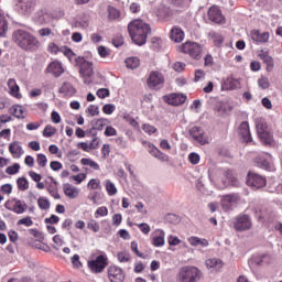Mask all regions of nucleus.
<instances>
[{"mask_svg":"<svg viewBox=\"0 0 282 282\" xmlns=\"http://www.w3.org/2000/svg\"><path fill=\"white\" fill-rule=\"evenodd\" d=\"M12 40L13 43H15V45H18V47H20L24 52H36L37 48L41 46V42H39V39H36V36L23 29L14 31Z\"/></svg>","mask_w":282,"mask_h":282,"instance_id":"nucleus-1","label":"nucleus"},{"mask_svg":"<svg viewBox=\"0 0 282 282\" xmlns=\"http://www.w3.org/2000/svg\"><path fill=\"white\" fill-rule=\"evenodd\" d=\"M128 32L135 45H144L151 34V25L142 20H133L128 24Z\"/></svg>","mask_w":282,"mask_h":282,"instance_id":"nucleus-2","label":"nucleus"},{"mask_svg":"<svg viewBox=\"0 0 282 282\" xmlns=\"http://www.w3.org/2000/svg\"><path fill=\"white\" fill-rule=\"evenodd\" d=\"M220 191L228 188V186H238L237 177L232 176L230 170H218L216 177L210 178Z\"/></svg>","mask_w":282,"mask_h":282,"instance_id":"nucleus-3","label":"nucleus"},{"mask_svg":"<svg viewBox=\"0 0 282 282\" xmlns=\"http://www.w3.org/2000/svg\"><path fill=\"white\" fill-rule=\"evenodd\" d=\"M199 279H202V271L197 267H183L178 272V282H198Z\"/></svg>","mask_w":282,"mask_h":282,"instance_id":"nucleus-4","label":"nucleus"},{"mask_svg":"<svg viewBox=\"0 0 282 282\" xmlns=\"http://www.w3.org/2000/svg\"><path fill=\"white\" fill-rule=\"evenodd\" d=\"M181 52L184 54H188L191 58L195 61L202 59V53L204 52V46L199 45L196 42H185L181 46Z\"/></svg>","mask_w":282,"mask_h":282,"instance_id":"nucleus-5","label":"nucleus"},{"mask_svg":"<svg viewBox=\"0 0 282 282\" xmlns=\"http://www.w3.org/2000/svg\"><path fill=\"white\" fill-rule=\"evenodd\" d=\"M88 268L95 274H100L107 268V254H99L96 259L89 260Z\"/></svg>","mask_w":282,"mask_h":282,"instance_id":"nucleus-6","label":"nucleus"},{"mask_svg":"<svg viewBox=\"0 0 282 282\" xmlns=\"http://www.w3.org/2000/svg\"><path fill=\"white\" fill-rule=\"evenodd\" d=\"M147 84L150 89H162L164 87V75L158 70H152Z\"/></svg>","mask_w":282,"mask_h":282,"instance_id":"nucleus-7","label":"nucleus"},{"mask_svg":"<svg viewBox=\"0 0 282 282\" xmlns=\"http://www.w3.org/2000/svg\"><path fill=\"white\" fill-rule=\"evenodd\" d=\"M188 133L192 140H194L197 144H208V137H206V133L202 127L194 126L189 129Z\"/></svg>","mask_w":282,"mask_h":282,"instance_id":"nucleus-8","label":"nucleus"},{"mask_svg":"<svg viewBox=\"0 0 282 282\" xmlns=\"http://www.w3.org/2000/svg\"><path fill=\"white\" fill-rule=\"evenodd\" d=\"M247 184L248 186H252L253 188H263L265 184H268V181L264 176H261L260 174L249 172L247 175Z\"/></svg>","mask_w":282,"mask_h":282,"instance_id":"nucleus-9","label":"nucleus"},{"mask_svg":"<svg viewBox=\"0 0 282 282\" xmlns=\"http://www.w3.org/2000/svg\"><path fill=\"white\" fill-rule=\"evenodd\" d=\"M79 76L82 78H91L94 76V64L87 62L84 57H78Z\"/></svg>","mask_w":282,"mask_h":282,"instance_id":"nucleus-10","label":"nucleus"},{"mask_svg":"<svg viewBox=\"0 0 282 282\" xmlns=\"http://www.w3.org/2000/svg\"><path fill=\"white\" fill-rule=\"evenodd\" d=\"M239 204V195L238 194H227L221 196L220 198V206L226 212L232 210V206Z\"/></svg>","mask_w":282,"mask_h":282,"instance_id":"nucleus-11","label":"nucleus"},{"mask_svg":"<svg viewBox=\"0 0 282 282\" xmlns=\"http://www.w3.org/2000/svg\"><path fill=\"white\" fill-rule=\"evenodd\" d=\"M235 228L239 232H243V230H250L252 228V220L248 215H240L236 218Z\"/></svg>","mask_w":282,"mask_h":282,"instance_id":"nucleus-12","label":"nucleus"},{"mask_svg":"<svg viewBox=\"0 0 282 282\" xmlns=\"http://www.w3.org/2000/svg\"><path fill=\"white\" fill-rule=\"evenodd\" d=\"M164 102L172 105L173 107H178V105H184L186 102V96L182 94H170L163 96Z\"/></svg>","mask_w":282,"mask_h":282,"instance_id":"nucleus-13","label":"nucleus"},{"mask_svg":"<svg viewBox=\"0 0 282 282\" xmlns=\"http://www.w3.org/2000/svg\"><path fill=\"white\" fill-rule=\"evenodd\" d=\"M256 129L260 140L264 142V144H270L272 142V133H270L265 124L258 122Z\"/></svg>","mask_w":282,"mask_h":282,"instance_id":"nucleus-14","label":"nucleus"},{"mask_svg":"<svg viewBox=\"0 0 282 282\" xmlns=\"http://www.w3.org/2000/svg\"><path fill=\"white\" fill-rule=\"evenodd\" d=\"M108 278L111 282H122L124 281V272L120 267L110 265L108 268Z\"/></svg>","mask_w":282,"mask_h":282,"instance_id":"nucleus-15","label":"nucleus"},{"mask_svg":"<svg viewBox=\"0 0 282 282\" xmlns=\"http://www.w3.org/2000/svg\"><path fill=\"white\" fill-rule=\"evenodd\" d=\"M166 237V232L162 229H156L151 234L152 246L154 248H162L166 243L164 239Z\"/></svg>","mask_w":282,"mask_h":282,"instance_id":"nucleus-16","label":"nucleus"},{"mask_svg":"<svg viewBox=\"0 0 282 282\" xmlns=\"http://www.w3.org/2000/svg\"><path fill=\"white\" fill-rule=\"evenodd\" d=\"M4 208H7V210L15 213V215H23V213L28 210V204L23 203L22 200L14 199V204L12 206H10V203L7 202L4 204Z\"/></svg>","mask_w":282,"mask_h":282,"instance_id":"nucleus-17","label":"nucleus"},{"mask_svg":"<svg viewBox=\"0 0 282 282\" xmlns=\"http://www.w3.org/2000/svg\"><path fill=\"white\" fill-rule=\"evenodd\" d=\"M238 133L243 142H252V135L250 134V124L248 121H243L240 123Z\"/></svg>","mask_w":282,"mask_h":282,"instance_id":"nucleus-18","label":"nucleus"},{"mask_svg":"<svg viewBox=\"0 0 282 282\" xmlns=\"http://www.w3.org/2000/svg\"><path fill=\"white\" fill-rule=\"evenodd\" d=\"M208 19L209 21H213V23H225L224 15L221 14V10H219V7H212L208 10Z\"/></svg>","mask_w":282,"mask_h":282,"instance_id":"nucleus-19","label":"nucleus"},{"mask_svg":"<svg viewBox=\"0 0 282 282\" xmlns=\"http://www.w3.org/2000/svg\"><path fill=\"white\" fill-rule=\"evenodd\" d=\"M63 191H64V195H66L68 199H76V197L80 195V188L69 183H66L63 185Z\"/></svg>","mask_w":282,"mask_h":282,"instance_id":"nucleus-20","label":"nucleus"},{"mask_svg":"<svg viewBox=\"0 0 282 282\" xmlns=\"http://www.w3.org/2000/svg\"><path fill=\"white\" fill-rule=\"evenodd\" d=\"M250 37L251 41H253L254 43H268V41H270V33H260L259 30H252L250 33Z\"/></svg>","mask_w":282,"mask_h":282,"instance_id":"nucleus-21","label":"nucleus"},{"mask_svg":"<svg viewBox=\"0 0 282 282\" xmlns=\"http://www.w3.org/2000/svg\"><path fill=\"white\" fill-rule=\"evenodd\" d=\"M187 241L189 246H193V248H208V246H210L208 239L199 238L197 236H191L189 238H187Z\"/></svg>","mask_w":282,"mask_h":282,"instance_id":"nucleus-22","label":"nucleus"},{"mask_svg":"<svg viewBox=\"0 0 282 282\" xmlns=\"http://www.w3.org/2000/svg\"><path fill=\"white\" fill-rule=\"evenodd\" d=\"M46 72H48V74H53L55 78H58V76L65 73V69L63 68V64H61V62H52L47 66Z\"/></svg>","mask_w":282,"mask_h":282,"instance_id":"nucleus-23","label":"nucleus"},{"mask_svg":"<svg viewBox=\"0 0 282 282\" xmlns=\"http://www.w3.org/2000/svg\"><path fill=\"white\" fill-rule=\"evenodd\" d=\"M170 39L174 43H182L184 41V31L180 26H174L171 30Z\"/></svg>","mask_w":282,"mask_h":282,"instance_id":"nucleus-24","label":"nucleus"},{"mask_svg":"<svg viewBox=\"0 0 282 282\" xmlns=\"http://www.w3.org/2000/svg\"><path fill=\"white\" fill-rule=\"evenodd\" d=\"M9 151L12 158H15V159L21 158V155L25 153V151H23V148L21 147V143H19L18 141L11 142L9 144Z\"/></svg>","mask_w":282,"mask_h":282,"instance_id":"nucleus-25","label":"nucleus"},{"mask_svg":"<svg viewBox=\"0 0 282 282\" xmlns=\"http://www.w3.org/2000/svg\"><path fill=\"white\" fill-rule=\"evenodd\" d=\"M59 94H63L66 98H72L74 94H76V88L72 83L65 82L63 83L62 87L59 88Z\"/></svg>","mask_w":282,"mask_h":282,"instance_id":"nucleus-26","label":"nucleus"},{"mask_svg":"<svg viewBox=\"0 0 282 282\" xmlns=\"http://www.w3.org/2000/svg\"><path fill=\"white\" fill-rule=\"evenodd\" d=\"M9 113H11V116H14V118H18L19 120L25 119V109L23 108V106H12L11 108H9Z\"/></svg>","mask_w":282,"mask_h":282,"instance_id":"nucleus-27","label":"nucleus"},{"mask_svg":"<svg viewBox=\"0 0 282 282\" xmlns=\"http://www.w3.org/2000/svg\"><path fill=\"white\" fill-rule=\"evenodd\" d=\"M208 270H221L224 262L217 258L207 259L205 262Z\"/></svg>","mask_w":282,"mask_h":282,"instance_id":"nucleus-28","label":"nucleus"},{"mask_svg":"<svg viewBox=\"0 0 282 282\" xmlns=\"http://www.w3.org/2000/svg\"><path fill=\"white\" fill-rule=\"evenodd\" d=\"M90 124H91L93 129H95L97 131H102V129H105V127H107V124H109V120L105 119V118L93 119Z\"/></svg>","mask_w":282,"mask_h":282,"instance_id":"nucleus-29","label":"nucleus"},{"mask_svg":"<svg viewBox=\"0 0 282 282\" xmlns=\"http://www.w3.org/2000/svg\"><path fill=\"white\" fill-rule=\"evenodd\" d=\"M256 164L259 169H264V171H272V163L263 156L256 158Z\"/></svg>","mask_w":282,"mask_h":282,"instance_id":"nucleus-30","label":"nucleus"},{"mask_svg":"<svg viewBox=\"0 0 282 282\" xmlns=\"http://www.w3.org/2000/svg\"><path fill=\"white\" fill-rule=\"evenodd\" d=\"M259 57L261 58V61H263V63H265L268 69H272V67H274V59L272 58V56H270L268 52L261 51Z\"/></svg>","mask_w":282,"mask_h":282,"instance_id":"nucleus-31","label":"nucleus"},{"mask_svg":"<svg viewBox=\"0 0 282 282\" xmlns=\"http://www.w3.org/2000/svg\"><path fill=\"white\" fill-rule=\"evenodd\" d=\"M8 87L10 89L11 96H13L14 98H21V94L19 93V85H17V80L9 79Z\"/></svg>","mask_w":282,"mask_h":282,"instance_id":"nucleus-32","label":"nucleus"},{"mask_svg":"<svg viewBox=\"0 0 282 282\" xmlns=\"http://www.w3.org/2000/svg\"><path fill=\"white\" fill-rule=\"evenodd\" d=\"M105 186L109 197H113V195H117L118 188L116 187V184L113 182H111L110 180H106Z\"/></svg>","mask_w":282,"mask_h":282,"instance_id":"nucleus-33","label":"nucleus"},{"mask_svg":"<svg viewBox=\"0 0 282 282\" xmlns=\"http://www.w3.org/2000/svg\"><path fill=\"white\" fill-rule=\"evenodd\" d=\"M126 66L128 67V69H138V67H140V58L128 57L126 59Z\"/></svg>","mask_w":282,"mask_h":282,"instance_id":"nucleus-34","label":"nucleus"},{"mask_svg":"<svg viewBox=\"0 0 282 282\" xmlns=\"http://www.w3.org/2000/svg\"><path fill=\"white\" fill-rule=\"evenodd\" d=\"M162 45H163V42L161 37L154 36L151 39L150 47L151 50H153V52H160L162 50Z\"/></svg>","mask_w":282,"mask_h":282,"instance_id":"nucleus-35","label":"nucleus"},{"mask_svg":"<svg viewBox=\"0 0 282 282\" xmlns=\"http://www.w3.org/2000/svg\"><path fill=\"white\" fill-rule=\"evenodd\" d=\"M80 164H83V166H90L94 171H100V165L91 159L84 158L80 160Z\"/></svg>","mask_w":282,"mask_h":282,"instance_id":"nucleus-36","label":"nucleus"},{"mask_svg":"<svg viewBox=\"0 0 282 282\" xmlns=\"http://www.w3.org/2000/svg\"><path fill=\"white\" fill-rule=\"evenodd\" d=\"M108 19L109 21H118L120 19V10L115 7H108Z\"/></svg>","mask_w":282,"mask_h":282,"instance_id":"nucleus-37","label":"nucleus"},{"mask_svg":"<svg viewBox=\"0 0 282 282\" xmlns=\"http://www.w3.org/2000/svg\"><path fill=\"white\" fill-rule=\"evenodd\" d=\"M253 261L257 265H268L272 261V258H270V254H262L256 258Z\"/></svg>","mask_w":282,"mask_h":282,"instance_id":"nucleus-38","label":"nucleus"},{"mask_svg":"<svg viewBox=\"0 0 282 282\" xmlns=\"http://www.w3.org/2000/svg\"><path fill=\"white\" fill-rule=\"evenodd\" d=\"M8 32V20L0 13V36H6Z\"/></svg>","mask_w":282,"mask_h":282,"instance_id":"nucleus-39","label":"nucleus"},{"mask_svg":"<svg viewBox=\"0 0 282 282\" xmlns=\"http://www.w3.org/2000/svg\"><path fill=\"white\" fill-rule=\"evenodd\" d=\"M117 259L119 263H129V261H131V256L127 251H120L117 254Z\"/></svg>","mask_w":282,"mask_h":282,"instance_id":"nucleus-40","label":"nucleus"},{"mask_svg":"<svg viewBox=\"0 0 282 282\" xmlns=\"http://www.w3.org/2000/svg\"><path fill=\"white\" fill-rule=\"evenodd\" d=\"M37 206L41 210H50V199L45 198V197H40L37 199Z\"/></svg>","mask_w":282,"mask_h":282,"instance_id":"nucleus-41","label":"nucleus"},{"mask_svg":"<svg viewBox=\"0 0 282 282\" xmlns=\"http://www.w3.org/2000/svg\"><path fill=\"white\" fill-rule=\"evenodd\" d=\"M17 184H18L19 191H28V188H30V183L25 177H19L17 180Z\"/></svg>","mask_w":282,"mask_h":282,"instance_id":"nucleus-42","label":"nucleus"},{"mask_svg":"<svg viewBox=\"0 0 282 282\" xmlns=\"http://www.w3.org/2000/svg\"><path fill=\"white\" fill-rule=\"evenodd\" d=\"M34 0H19L18 7L22 9V12H28L32 8Z\"/></svg>","mask_w":282,"mask_h":282,"instance_id":"nucleus-43","label":"nucleus"},{"mask_svg":"<svg viewBox=\"0 0 282 282\" xmlns=\"http://www.w3.org/2000/svg\"><path fill=\"white\" fill-rule=\"evenodd\" d=\"M56 128L52 124H47L43 130V137L44 138H52V135H55Z\"/></svg>","mask_w":282,"mask_h":282,"instance_id":"nucleus-44","label":"nucleus"},{"mask_svg":"<svg viewBox=\"0 0 282 282\" xmlns=\"http://www.w3.org/2000/svg\"><path fill=\"white\" fill-rule=\"evenodd\" d=\"M210 36L214 40V44L216 45V47H220V45L224 43L223 35L217 32H212Z\"/></svg>","mask_w":282,"mask_h":282,"instance_id":"nucleus-45","label":"nucleus"},{"mask_svg":"<svg viewBox=\"0 0 282 282\" xmlns=\"http://www.w3.org/2000/svg\"><path fill=\"white\" fill-rule=\"evenodd\" d=\"M21 170V165L19 163H14L11 166H8L6 169V173L7 175H17V173H19V171Z\"/></svg>","mask_w":282,"mask_h":282,"instance_id":"nucleus-46","label":"nucleus"},{"mask_svg":"<svg viewBox=\"0 0 282 282\" xmlns=\"http://www.w3.org/2000/svg\"><path fill=\"white\" fill-rule=\"evenodd\" d=\"M108 215L109 209L106 206H101L95 212V219H98V217H107Z\"/></svg>","mask_w":282,"mask_h":282,"instance_id":"nucleus-47","label":"nucleus"},{"mask_svg":"<svg viewBox=\"0 0 282 282\" xmlns=\"http://www.w3.org/2000/svg\"><path fill=\"white\" fill-rule=\"evenodd\" d=\"M87 228L94 232H99L100 224H98L95 219H89L87 223Z\"/></svg>","mask_w":282,"mask_h":282,"instance_id":"nucleus-48","label":"nucleus"},{"mask_svg":"<svg viewBox=\"0 0 282 282\" xmlns=\"http://www.w3.org/2000/svg\"><path fill=\"white\" fill-rule=\"evenodd\" d=\"M18 226H26V228H30V226H34V221L32 220V217L26 216L24 218H21L18 220Z\"/></svg>","mask_w":282,"mask_h":282,"instance_id":"nucleus-49","label":"nucleus"},{"mask_svg":"<svg viewBox=\"0 0 282 282\" xmlns=\"http://www.w3.org/2000/svg\"><path fill=\"white\" fill-rule=\"evenodd\" d=\"M88 199L95 204L96 206H98V203L100 202V193L98 192H90L88 195Z\"/></svg>","mask_w":282,"mask_h":282,"instance_id":"nucleus-50","label":"nucleus"},{"mask_svg":"<svg viewBox=\"0 0 282 282\" xmlns=\"http://www.w3.org/2000/svg\"><path fill=\"white\" fill-rule=\"evenodd\" d=\"M137 228H139L143 235L151 232V226L147 223L137 224Z\"/></svg>","mask_w":282,"mask_h":282,"instance_id":"nucleus-51","label":"nucleus"},{"mask_svg":"<svg viewBox=\"0 0 282 282\" xmlns=\"http://www.w3.org/2000/svg\"><path fill=\"white\" fill-rule=\"evenodd\" d=\"M145 145L148 147L149 153L152 154L153 158H156L160 154L161 151L152 143L145 142Z\"/></svg>","mask_w":282,"mask_h":282,"instance_id":"nucleus-52","label":"nucleus"},{"mask_svg":"<svg viewBox=\"0 0 282 282\" xmlns=\"http://www.w3.org/2000/svg\"><path fill=\"white\" fill-rule=\"evenodd\" d=\"M112 44L115 47H121V45H124V37L121 34L115 35Z\"/></svg>","mask_w":282,"mask_h":282,"instance_id":"nucleus-53","label":"nucleus"},{"mask_svg":"<svg viewBox=\"0 0 282 282\" xmlns=\"http://www.w3.org/2000/svg\"><path fill=\"white\" fill-rule=\"evenodd\" d=\"M88 188H90V191H98V188H100V180L98 178H93L88 182Z\"/></svg>","mask_w":282,"mask_h":282,"instance_id":"nucleus-54","label":"nucleus"},{"mask_svg":"<svg viewBox=\"0 0 282 282\" xmlns=\"http://www.w3.org/2000/svg\"><path fill=\"white\" fill-rule=\"evenodd\" d=\"M70 180H74V182H76V184H83V182H85V180H87V174L79 173L77 175L70 176Z\"/></svg>","mask_w":282,"mask_h":282,"instance_id":"nucleus-55","label":"nucleus"},{"mask_svg":"<svg viewBox=\"0 0 282 282\" xmlns=\"http://www.w3.org/2000/svg\"><path fill=\"white\" fill-rule=\"evenodd\" d=\"M36 162L42 169H45L47 166V156L45 154H37Z\"/></svg>","mask_w":282,"mask_h":282,"instance_id":"nucleus-56","label":"nucleus"},{"mask_svg":"<svg viewBox=\"0 0 282 282\" xmlns=\"http://www.w3.org/2000/svg\"><path fill=\"white\" fill-rule=\"evenodd\" d=\"M102 111H104V113H106V116H111V113H113V111H116V106L113 104H106L102 107Z\"/></svg>","mask_w":282,"mask_h":282,"instance_id":"nucleus-57","label":"nucleus"},{"mask_svg":"<svg viewBox=\"0 0 282 282\" xmlns=\"http://www.w3.org/2000/svg\"><path fill=\"white\" fill-rule=\"evenodd\" d=\"M104 135H106V138H111L113 135H118V131L116 130V128L108 126L106 127Z\"/></svg>","mask_w":282,"mask_h":282,"instance_id":"nucleus-58","label":"nucleus"},{"mask_svg":"<svg viewBox=\"0 0 282 282\" xmlns=\"http://www.w3.org/2000/svg\"><path fill=\"white\" fill-rule=\"evenodd\" d=\"M202 160V158L197 154V153H195V152H192V153H189L188 154V162L191 163V164H197L199 161Z\"/></svg>","mask_w":282,"mask_h":282,"instance_id":"nucleus-59","label":"nucleus"},{"mask_svg":"<svg viewBox=\"0 0 282 282\" xmlns=\"http://www.w3.org/2000/svg\"><path fill=\"white\" fill-rule=\"evenodd\" d=\"M258 85L261 89H268V87H270V80L268 77H261L258 79Z\"/></svg>","mask_w":282,"mask_h":282,"instance_id":"nucleus-60","label":"nucleus"},{"mask_svg":"<svg viewBox=\"0 0 282 282\" xmlns=\"http://www.w3.org/2000/svg\"><path fill=\"white\" fill-rule=\"evenodd\" d=\"M87 112L89 113V116L94 117V116H99L100 115V110L98 108V106L95 105H90L87 108Z\"/></svg>","mask_w":282,"mask_h":282,"instance_id":"nucleus-61","label":"nucleus"},{"mask_svg":"<svg viewBox=\"0 0 282 282\" xmlns=\"http://www.w3.org/2000/svg\"><path fill=\"white\" fill-rule=\"evenodd\" d=\"M172 14H173V10H171V8L163 7L162 9L159 10L160 17H171Z\"/></svg>","mask_w":282,"mask_h":282,"instance_id":"nucleus-62","label":"nucleus"},{"mask_svg":"<svg viewBox=\"0 0 282 282\" xmlns=\"http://www.w3.org/2000/svg\"><path fill=\"white\" fill-rule=\"evenodd\" d=\"M226 84L229 85L230 89H237L239 87V80L235 78H227Z\"/></svg>","mask_w":282,"mask_h":282,"instance_id":"nucleus-63","label":"nucleus"},{"mask_svg":"<svg viewBox=\"0 0 282 282\" xmlns=\"http://www.w3.org/2000/svg\"><path fill=\"white\" fill-rule=\"evenodd\" d=\"M98 98H107L109 97V89L107 88H100L97 90Z\"/></svg>","mask_w":282,"mask_h":282,"instance_id":"nucleus-64","label":"nucleus"}]
</instances>
